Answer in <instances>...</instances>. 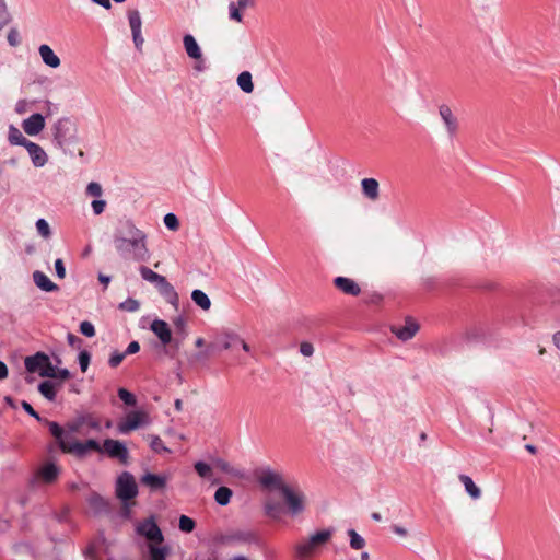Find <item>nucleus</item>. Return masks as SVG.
Returning <instances> with one entry per match:
<instances>
[{"label":"nucleus","mask_w":560,"mask_h":560,"mask_svg":"<svg viewBox=\"0 0 560 560\" xmlns=\"http://www.w3.org/2000/svg\"><path fill=\"white\" fill-rule=\"evenodd\" d=\"M34 283L45 292H55L59 288L54 283L43 271L36 270L33 272Z\"/></svg>","instance_id":"obj_28"},{"label":"nucleus","mask_w":560,"mask_h":560,"mask_svg":"<svg viewBox=\"0 0 560 560\" xmlns=\"http://www.w3.org/2000/svg\"><path fill=\"white\" fill-rule=\"evenodd\" d=\"M150 447L155 453H170L171 451L163 444L162 440L158 435H149Z\"/></svg>","instance_id":"obj_39"},{"label":"nucleus","mask_w":560,"mask_h":560,"mask_svg":"<svg viewBox=\"0 0 560 560\" xmlns=\"http://www.w3.org/2000/svg\"><path fill=\"white\" fill-rule=\"evenodd\" d=\"M137 533L144 536L148 540L161 544L164 539L163 534L153 517L147 518L139 523Z\"/></svg>","instance_id":"obj_15"},{"label":"nucleus","mask_w":560,"mask_h":560,"mask_svg":"<svg viewBox=\"0 0 560 560\" xmlns=\"http://www.w3.org/2000/svg\"><path fill=\"white\" fill-rule=\"evenodd\" d=\"M348 535L350 537L351 548L359 550L365 546L364 538L362 536H360L354 529H349Z\"/></svg>","instance_id":"obj_38"},{"label":"nucleus","mask_w":560,"mask_h":560,"mask_svg":"<svg viewBox=\"0 0 560 560\" xmlns=\"http://www.w3.org/2000/svg\"><path fill=\"white\" fill-rule=\"evenodd\" d=\"M232 495L233 492L230 488L219 487L214 493V500L219 505L225 506L230 503Z\"/></svg>","instance_id":"obj_34"},{"label":"nucleus","mask_w":560,"mask_h":560,"mask_svg":"<svg viewBox=\"0 0 560 560\" xmlns=\"http://www.w3.org/2000/svg\"><path fill=\"white\" fill-rule=\"evenodd\" d=\"M332 533V529H324L313 534L308 539L301 540L294 548L295 556L301 560L313 557L331 538Z\"/></svg>","instance_id":"obj_5"},{"label":"nucleus","mask_w":560,"mask_h":560,"mask_svg":"<svg viewBox=\"0 0 560 560\" xmlns=\"http://www.w3.org/2000/svg\"><path fill=\"white\" fill-rule=\"evenodd\" d=\"M392 530L400 537H406L408 535V530L399 525H393Z\"/></svg>","instance_id":"obj_63"},{"label":"nucleus","mask_w":560,"mask_h":560,"mask_svg":"<svg viewBox=\"0 0 560 560\" xmlns=\"http://www.w3.org/2000/svg\"><path fill=\"white\" fill-rule=\"evenodd\" d=\"M0 12H2V14H0V30H2L9 22V16L4 3H0Z\"/></svg>","instance_id":"obj_60"},{"label":"nucleus","mask_w":560,"mask_h":560,"mask_svg":"<svg viewBox=\"0 0 560 560\" xmlns=\"http://www.w3.org/2000/svg\"><path fill=\"white\" fill-rule=\"evenodd\" d=\"M8 43L12 47H16L21 43L20 34L16 28H11L8 33Z\"/></svg>","instance_id":"obj_52"},{"label":"nucleus","mask_w":560,"mask_h":560,"mask_svg":"<svg viewBox=\"0 0 560 560\" xmlns=\"http://www.w3.org/2000/svg\"><path fill=\"white\" fill-rule=\"evenodd\" d=\"M52 136L56 145L65 149L78 142V126L69 117L59 118L52 126Z\"/></svg>","instance_id":"obj_3"},{"label":"nucleus","mask_w":560,"mask_h":560,"mask_svg":"<svg viewBox=\"0 0 560 560\" xmlns=\"http://www.w3.org/2000/svg\"><path fill=\"white\" fill-rule=\"evenodd\" d=\"M139 272L143 280L154 284L155 287H159V284H161L166 279L164 276L156 273L145 266H141L139 268Z\"/></svg>","instance_id":"obj_30"},{"label":"nucleus","mask_w":560,"mask_h":560,"mask_svg":"<svg viewBox=\"0 0 560 560\" xmlns=\"http://www.w3.org/2000/svg\"><path fill=\"white\" fill-rule=\"evenodd\" d=\"M191 300L203 311H208L211 306L209 296L201 290L196 289L191 292Z\"/></svg>","instance_id":"obj_32"},{"label":"nucleus","mask_w":560,"mask_h":560,"mask_svg":"<svg viewBox=\"0 0 560 560\" xmlns=\"http://www.w3.org/2000/svg\"><path fill=\"white\" fill-rule=\"evenodd\" d=\"M39 393L48 400L52 401L56 398V388L52 382L44 381L38 385Z\"/></svg>","instance_id":"obj_35"},{"label":"nucleus","mask_w":560,"mask_h":560,"mask_svg":"<svg viewBox=\"0 0 560 560\" xmlns=\"http://www.w3.org/2000/svg\"><path fill=\"white\" fill-rule=\"evenodd\" d=\"M59 475L60 468L55 463H45L36 470L34 477L31 479V485H51L58 479Z\"/></svg>","instance_id":"obj_11"},{"label":"nucleus","mask_w":560,"mask_h":560,"mask_svg":"<svg viewBox=\"0 0 560 560\" xmlns=\"http://www.w3.org/2000/svg\"><path fill=\"white\" fill-rule=\"evenodd\" d=\"M237 85L245 93H252L254 84L252 80V73L249 71H243L237 77Z\"/></svg>","instance_id":"obj_33"},{"label":"nucleus","mask_w":560,"mask_h":560,"mask_svg":"<svg viewBox=\"0 0 560 560\" xmlns=\"http://www.w3.org/2000/svg\"><path fill=\"white\" fill-rule=\"evenodd\" d=\"M170 553V549L166 546L156 547L150 546V558L151 560H166L167 555Z\"/></svg>","instance_id":"obj_36"},{"label":"nucleus","mask_w":560,"mask_h":560,"mask_svg":"<svg viewBox=\"0 0 560 560\" xmlns=\"http://www.w3.org/2000/svg\"><path fill=\"white\" fill-rule=\"evenodd\" d=\"M24 365L27 372L38 373L42 377H55L56 368L52 365L49 357L44 352H37L34 355L26 357Z\"/></svg>","instance_id":"obj_6"},{"label":"nucleus","mask_w":560,"mask_h":560,"mask_svg":"<svg viewBox=\"0 0 560 560\" xmlns=\"http://www.w3.org/2000/svg\"><path fill=\"white\" fill-rule=\"evenodd\" d=\"M38 54L43 62L50 68H58L61 63L60 58L54 52L51 47L47 44H42L38 47Z\"/></svg>","instance_id":"obj_26"},{"label":"nucleus","mask_w":560,"mask_h":560,"mask_svg":"<svg viewBox=\"0 0 560 560\" xmlns=\"http://www.w3.org/2000/svg\"><path fill=\"white\" fill-rule=\"evenodd\" d=\"M8 140L13 145H22L24 148L26 147V143L30 142V140H27L23 136L21 130L18 127L13 126V125L9 126Z\"/></svg>","instance_id":"obj_31"},{"label":"nucleus","mask_w":560,"mask_h":560,"mask_svg":"<svg viewBox=\"0 0 560 560\" xmlns=\"http://www.w3.org/2000/svg\"><path fill=\"white\" fill-rule=\"evenodd\" d=\"M37 233L44 237L49 238L51 236V230L48 222L45 219H38L35 223Z\"/></svg>","instance_id":"obj_41"},{"label":"nucleus","mask_w":560,"mask_h":560,"mask_svg":"<svg viewBox=\"0 0 560 560\" xmlns=\"http://www.w3.org/2000/svg\"><path fill=\"white\" fill-rule=\"evenodd\" d=\"M49 431L58 441L60 448L66 453H72L78 456H83L91 451L102 453V446L93 439L84 442L72 441L69 434L65 433L59 427L58 422H50Z\"/></svg>","instance_id":"obj_2"},{"label":"nucleus","mask_w":560,"mask_h":560,"mask_svg":"<svg viewBox=\"0 0 560 560\" xmlns=\"http://www.w3.org/2000/svg\"><path fill=\"white\" fill-rule=\"evenodd\" d=\"M128 19L131 33L140 32L142 25L140 13L137 10L130 11L128 14Z\"/></svg>","instance_id":"obj_37"},{"label":"nucleus","mask_w":560,"mask_h":560,"mask_svg":"<svg viewBox=\"0 0 560 560\" xmlns=\"http://www.w3.org/2000/svg\"><path fill=\"white\" fill-rule=\"evenodd\" d=\"M78 360H79L81 371L86 372V370L90 365V361H91L90 352L88 350L80 351Z\"/></svg>","instance_id":"obj_48"},{"label":"nucleus","mask_w":560,"mask_h":560,"mask_svg":"<svg viewBox=\"0 0 560 560\" xmlns=\"http://www.w3.org/2000/svg\"><path fill=\"white\" fill-rule=\"evenodd\" d=\"M80 332L86 337H94L95 336V328L94 325L89 322L84 320L80 324Z\"/></svg>","instance_id":"obj_50"},{"label":"nucleus","mask_w":560,"mask_h":560,"mask_svg":"<svg viewBox=\"0 0 560 560\" xmlns=\"http://www.w3.org/2000/svg\"><path fill=\"white\" fill-rule=\"evenodd\" d=\"M145 422H120L118 431L122 434H127L130 431L140 429Z\"/></svg>","instance_id":"obj_45"},{"label":"nucleus","mask_w":560,"mask_h":560,"mask_svg":"<svg viewBox=\"0 0 560 560\" xmlns=\"http://www.w3.org/2000/svg\"><path fill=\"white\" fill-rule=\"evenodd\" d=\"M167 479L168 478L164 475L147 472L141 477V482L151 490H159L166 486Z\"/></svg>","instance_id":"obj_27"},{"label":"nucleus","mask_w":560,"mask_h":560,"mask_svg":"<svg viewBox=\"0 0 560 560\" xmlns=\"http://www.w3.org/2000/svg\"><path fill=\"white\" fill-rule=\"evenodd\" d=\"M118 459L121 464L128 463L129 453L126 445L117 440L106 439L102 446V453Z\"/></svg>","instance_id":"obj_13"},{"label":"nucleus","mask_w":560,"mask_h":560,"mask_svg":"<svg viewBox=\"0 0 560 560\" xmlns=\"http://www.w3.org/2000/svg\"><path fill=\"white\" fill-rule=\"evenodd\" d=\"M156 289L167 303L173 305L176 310L178 308V294L174 287L166 279L161 284H159Z\"/></svg>","instance_id":"obj_24"},{"label":"nucleus","mask_w":560,"mask_h":560,"mask_svg":"<svg viewBox=\"0 0 560 560\" xmlns=\"http://www.w3.org/2000/svg\"><path fill=\"white\" fill-rule=\"evenodd\" d=\"M163 221L165 226L171 231H176L179 228V221L174 213L165 214Z\"/></svg>","instance_id":"obj_47"},{"label":"nucleus","mask_w":560,"mask_h":560,"mask_svg":"<svg viewBox=\"0 0 560 560\" xmlns=\"http://www.w3.org/2000/svg\"><path fill=\"white\" fill-rule=\"evenodd\" d=\"M219 542L225 546H260L261 540L257 530L252 528H233L219 537Z\"/></svg>","instance_id":"obj_4"},{"label":"nucleus","mask_w":560,"mask_h":560,"mask_svg":"<svg viewBox=\"0 0 560 560\" xmlns=\"http://www.w3.org/2000/svg\"><path fill=\"white\" fill-rule=\"evenodd\" d=\"M55 270L58 278L63 279L66 277V268L61 258L56 259Z\"/></svg>","instance_id":"obj_56"},{"label":"nucleus","mask_w":560,"mask_h":560,"mask_svg":"<svg viewBox=\"0 0 560 560\" xmlns=\"http://www.w3.org/2000/svg\"><path fill=\"white\" fill-rule=\"evenodd\" d=\"M281 494L291 515L295 516L304 512L306 497L299 487L288 485L283 488Z\"/></svg>","instance_id":"obj_7"},{"label":"nucleus","mask_w":560,"mask_h":560,"mask_svg":"<svg viewBox=\"0 0 560 560\" xmlns=\"http://www.w3.org/2000/svg\"><path fill=\"white\" fill-rule=\"evenodd\" d=\"M25 149L27 150L34 166L43 167L47 163L48 156L43 148L37 143L30 141L26 143Z\"/></svg>","instance_id":"obj_21"},{"label":"nucleus","mask_w":560,"mask_h":560,"mask_svg":"<svg viewBox=\"0 0 560 560\" xmlns=\"http://www.w3.org/2000/svg\"><path fill=\"white\" fill-rule=\"evenodd\" d=\"M229 14L231 20L242 22L241 9L235 4V2H231L229 4Z\"/></svg>","instance_id":"obj_54"},{"label":"nucleus","mask_w":560,"mask_h":560,"mask_svg":"<svg viewBox=\"0 0 560 560\" xmlns=\"http://www.w3.org/2000/svg\"><path fill=\"white\" fill-rule=\"evenodd\" d=\"M150 329L160 339L162 345L166 346L172 342V331L165 320L154 319L150 325Z\"/></svg>","instance_id":"obj_18"},{"label":"nucleus","mask_w":560,"mask_h":560,"mask_svg":"<svg viewBox=\"0 0 560 560\" xmlns=\"http://www.w3.org/2000/svg\"><path fill=\"white\" fill-rule=\"evenodd\" d=\"M183 45L187 56L194 60L196 63L194 69L198 72H202L206 70L205 58L201 51L200 46L198 45L196 38L191 34H186L183 37Z\"/></svg>","instance_id":"obj_10"},{"label":"nucleus","mask_w":560,"mask_h":560,"mask_svg":"<svg viewBox=\"0 0 560 560\" xmlns=\"http://www.w3.org/2000/svg\"><path fill=\"white\" fill-rule=\"evenodd\" d=\"M419 330V325L412 319L408 318L404 326H393L392 331L396 337L402 341L411 339Z\"/></svg>","instance_id":"obj_19"},{"label":"nucleus","mask_w":560,"mask_h":560,"mask_svg":"<svg viewBox=\"0 0 560 560\" xmlns=\"http://www.w3.org/2000/svg\"><path fill=\"white\" fill-rule=\"evenodd\" d=\"M138 494V487L133 476L125 471L122 472L116 482V495L121 501H128L133 499Z\"/></svg>","instance_id":"obj_9"},{"label":"nucleus","mask_w":560,"mask_h":560,"mask_svg":"<svg viewBox=\"0 0 560 560\" xmlns=\"http://www.w3.org/2000/svg\"><path fill=\"white\" fill-rule=\"evenodd\" d=\"M70 377V372L67 369H56V375L54 378L68 380Z\"/></svg>","instance_id":"obj_64"},{"label":"nucleus","mask_w":560,"mask_h":560,"mask_svg":"<svg viewBox=\"0 0 560 560\" xmlns=\"http://www.w3.org/2000/svg\"><path fill=\"white\" fill-rule=\"evenodd\" d=\"M439 114L441 119L444 122L445 129L450 138H453L458 130V121L455 115L453 114L451 107L448 105H441L439 107Z\"/></svg>","instance_id":"obj_16"},{"label":"nucleus","mask_w":560,"mask_h":560,"mask_svg":"<svg viewBox=\"0 0 560 560\" xmlns=\"http://www.w3.org/2000/svg\"><path fill=\"white\" fill-rule=\"evenodd\" d=\"M257 479L261 487L267 489H277L280 493L283 488L288 486V483L284 482L282 475L271 468H262L259 470Z\"/></svg>","instance_id":"obj_12"},{"label":"nucleus","mask_w":560,"mask_h":560,"mask_svg":"<svg viewBox=\"0 0 560 560\" xmlns=\"http://www.w3.org/2000/svg\"><path fill=\"white\" fill-rule=\"evenodd\" d=\"M265 513L272 517V518H277L279 516V513H280V506L278 503L276 502H272V501H268L265 503Z\"/></svg>","instance_id":"obj_46"},{"label":"nucleus","mask_w":560,"mask_h":560,"mask_svg":"<svg viewBox=\"0 0 560 560\" xmlns=\"http://www.w3.org/2000/svg\"><path fill=\"white\" fill-rule=\"evenodd\" d=\"M156 289L167 303L173 305L176 310L178 308V294L174 287L166 279L161 284H159Z\"/></svg>","instance_id":"obj_25"},{"label":"nucleus","mask_w":560,"mask_h":560,"mask_svg":"<svg viewBox=\"0 0 560 560\" xmlns=\"http://www.w3.org/2000/svg\"><path fill=\"white\" fill-rule=\"evenodd\" d=\"M173 324L178 334L183 335V338L186 336V319L183 316H177L174 318Z\"/></svg>","instance_id":"obj_53"},{"label":"nucleus","mask_w":560,"mask_h":560,"mask_svg":"<svg viewBox=\"0 0 560 560\" xmlns=\"http://www.w3.org/2000/svg\"><path fill=\"white\" fill-rule=\"evenodd\" d=\"M113 242L116 250L122 257L136 261H148L150 252L147 247V234L129 220H120L115 229Z\"/></svg>","instance_id":"obj_1"},{"label":"nucleus","mask_w":560,"mask_h":560,"mask_svg":"<svg viewBox=\"0 0 560 560\" xmlns=\"http://www.w3.org/2000/svg\"><path fill=\"white\" fill-rule=\"evenodd\" d=\"M86 503L89 505L90 512L94 516L108 515L112 511L109 500L95 491H92L88 494Z\"/></svg>","instance_id":"obj_14"},{"label":"nucleus","mask_w":560,"mask_h":560,"mask_svg":"<svg viewBox=\"0 0 560 560\" xmlns=\"http://www.w3.org/2000/svg\"><path fill=\"white\" fill-rule=\"evenodd\" d=\"M86 194L93 197H100L102 195V187L98 183L92 182L86 187Z\"/></svg>","instance_id":"obj_55"},{"label":"nucleus","mask_w":560,"mask_h":560,"mask_svg":"<svg viewBox=\"0 0 560 560\" xmlns=\"http://www.w3.org/2000/svg\"><path fill=\"white\" fill-rule=\"evenodd\" d=\"M334 284L338 290L351 296H358L361 293V288L359 284L354 280L347 277L335 278Z\"/></svg>","instance_id":"obj_20"},{"label":"nucleus","mask_w":560,"mask_h":560,"mask_svg":"<svg viewBox=\"0 0 560 560\" xmlns=\"http://www.w3.org/2000/svg\"><path fill=\"white\" fill-rule=\"evenodd\" d=\"M132 39L137 49H141L144 38L142 37L141 31L132 33Z\"/></svg>","instance_id":"obj_61"},{"label":"nucleus","mask_w":560,"mask_h":560,"mask_svg":"<svg viewBox=\"0 0 560 560\" xmlns=\"http://www.w3.org/2000/svg\"><path fill=\"white\" fill-rule=\"evenodd\" d=\"M20 404L32 418H34L35 420H42L37 411H35V409L28 402L23 400Z\"/></svg>","instance_id":"obj_58"},{"label":"nucleus","mask_w":560,"mask_h":560,"mask_svg":"<svg viewBox=\"0 0 560 560\" xmlns=\"http://www.w3.org/2000/svg\"><path fill=\"white\" fill-rule=\"evenodd\" d=\"M300 352L304 355V357H311L313 355L314 353V347L311 342H302L300 345Z\"/></svg>","instance_id":"obj_57"},{"label":"nucleus","mask_w":560,"mask_h":560,"mask_svg":"<svg viewBox=\"0 0 560 560\" xmlns=\"http://www.w3.org/2000/svg\"><path fill=\"white\" fill-rule=\"evenodd\" d=\"M139 350H140L139 342L138 341H131L128 345L127 349L125 350V353H126V355L135 354V353L139 352Z\"/></svg>","instance_id":"obj_62"},{"label":"nucleus","mask_w":560,"mask_h":560,"mask_svg":"<svg viewBox=\"0 0 560 560\" xmlns=\"http://www.w3.org/2000/svg\"><path fill=\"white\" fill-rule=\"evenodd\" d=\"M459 480L463 483L465 491L468 493V495L474 499L478 500L481 497V490L476 483L474 482L472 478L468 475H459Z\"/></svg>","instance_id":"obj_29"},{"label":"nucleus","mask_w":560,"mask_h":560,"mask_svg":"<svg viewBox=\"0 0 560 560\" xmlns=\"http://www.w3.org/2000/svg\"><path fill=\"white\" fill-rule=\"evenodd\" d=\"M22 127L28 136H36L44 129L45 118L42 114H33L23 120Z\"/></svg>","instance_id":"obj_17"},{"label":"nucleus","mask_w":560,"mask_h":560,"mask_svg":"<svg viewBox=\"0 0 560 560\" xmlns=\"http://www.w3.org/2000/svg\"><path fill=\"white\" fill-rule=\"evenodd\" d=\"M516 434L522 440H539L544 438V431L537 428L534 422H523Z\"/></svg>","instance_id":"obj_23"},{"label":"nucleus","mask_w":560,"mask_h":560,"mask_svg":"<svg viewBox=\"0 0 560 560\" xmlns=\"http://www.w3.org/2000/svg\"><path fill=\"white\" fill-rule=\"evenodd\" d=\"M362 194L371 201L380 198V184L375 178H363L361 180Z\"/></svg>","instance_id":"obj_22"},{"label":"nucleus","mask_w":560,"mask_h":560,"mask_svg":"<svg viewBox=\"0 0 560 560\" xmlns=\"http://www.w3.org/2000/svg\"><path fill=\"white\" fill-rule=\"evenodd\" d=\"M213 465H214L215 468L220 469L223 472L231 474V475H236V472L230 466V464L226 460L222 459V458H215L213 460Z\"/></svg>","instance_id":"obj_49"},{"label":"nucleus","mask_w":560,"mask_h":560,"mask_svg":"<svg viewBox=\"0 0 560 560\" xmlns=\"http://www.w3.org/2000/svg\"><path fill=\"white\" fill-rule=\"evenodd\" d=\"M194 467H195L197 474L201 478H210L211 477L212 469H211V466L208 465L207 463H205V462H197V463H195Z\"/></svg>","instance_id":"obj_43"},{"label":"nucleus","mask_w":560,"mask_h":560,"mask_svg":"<svg viewBox=\"0 0 560 560\" xmlns=\"http://www.w3.org/2000/svg\"><path fill=\"white\" fill-rule=\"evenodd\" d=\"M238 342H241V337L236 332H223L214 342L210 343L203 352L199 353L198 358L206 359L219 350L233 349L238 346Z\"/></svg>","instance_id":"obj_8"},{"label":"nucleus","mask_w":560,"mask_h":560,"mask_svg":"<svg viewBox=\"0 0 560 560\" xmlns=\"http://www.w3.org/2000/svg\"><path fill=\"white\" fill-rule=\"evenodd\" d=\"M118 397L126 404L127 406H135L137 402L136 396L125 388L118 389Z\"/></svg>","instance_id":"obj_44"},{"label":"nucleus","mask_w":560,"mask_h":560,"mask_svg":"<svg viewBox=\"0 0 560 560\" xmlns=\"http://www.w3.org/2000/svg\"><path fill=\"white\" fill-rule=\"evenodd\" d=\"M105 206V200L97 199L92 201V209L95 214H101L104 211Z\"/></svg>","instance_id":"obj_59"},{"label":"nucleus","mask_w":560,"mask_h":560,"mask_svg":"<svg viewBox=\"0 0 560 560\" xmlns=\"http://www.w3.org/2000/svg\"><path fill=\"white\" fill-rule=\"evenodd\" d=\"M140 308V302L136 299L128 298L124 302L119 304V310L126 311V312H137Z\"/></svg>","instance_id":"obj_42"},{"label":"nucleus","mask_w":560,"mask_h":560,"mask_svg":"<svg viewBox=\"0 0 560 560\" xmlns=\"http://www.w3.org/2000/svg\"><path fill=\"white\" fill-rule=\"evenodd\" d=\"M126 357V353L125 352H118V351H114L110 357H109V360H108V364L110 368H117L121 362L122 360L125 359Z\"/></svg>","instance_id":"obj_51"},{"label":"nucleus","mask_w":560,"mask_h":560,"mask_svg":"<svg viewBox=\"0 0 560 560\" xmlns=\"http://www.w3.org/2000/svg\"><path fill=\"white\" fill-rule=\"evenodd\" d=\"M178 526L182 532L191 533L196 527V523L191 517L187 515H182L179 517Z\"/></svg>","instance_id":"obj_40"}]
</instances>
